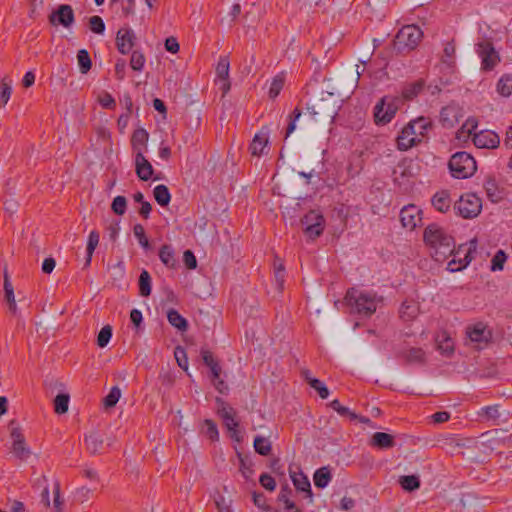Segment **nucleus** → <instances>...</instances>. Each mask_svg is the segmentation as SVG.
<instances>
[{"label": "nucleus", "instance_id": "obj_61", "mask_svg": "<svg viewBox=\"0 0 512 512\" xmlns=\"http://www.w3.org/2000/svg\"><path fill=\"white\" fill-rule=\"evenodd\" d=\"M206 427L205 434L211 441H217L219 439V432L216 423L211 419L204 421Z\"/></svg>", "mask_w": 512, "mask_h": 512}, {"label": "nucleus", "instance_id": "obj_8", "mask_svg": "<svg viewBox=\"0 0 512 512\" xmlns=\"http://www.w3.org/2000/svg\"><path fill=\"white\" fill-rule=\"evenodd\" d=\"M453 208L462 218L473 219L481 213L482 200L475 193H465L454 203Z\"/></svg>", "mask_w": 512, "mask_h": 512}, {"label": "nucleus", "instance_id": "obj_32", "mask_svg": "<svg viewBox=\"0 0 512 512\" xmlns=\"http://www.w3.org/2000/svg\"><path fill=\"white\" fill-rule=\"evenodd\" d=\"M149 139L148 132L143 128L136 129L131 137V144L133 150L138 152V149H142L144 147L146 149V145Z\"/></svg>", "mask_w": 512, "mask_h": 512}, {"label": "nucleus", "instance_id": "obj_19", "mask_svg": "<svg viewBox=\"0 0 512 512\" xmlns=\"http://www.w3.org/2000/svg\"><path fill=\"white\" fill-rule=\"evenodd\" d=\"M135 168L137 176L142 181H148L153 175V166L143 155L142 149L135 153Z\"/></svg>", "mask_w": 512, "mask_h": 512}, {"label": "nucleus", "instance_id": "obj_23", "mask_svg": "<svg viewBox=\"0 0 512 512\" xmlns=\"http://www.w3.org/2000/svg\"><path fill=\"white\" fill-rule=\"evenodd\" d=\"M84 442L91 454H99L104 449L103 436L97 432H91L89 435H86Z\"/></svg>", "mask_w": 512, "mask_h": 512}, {"label": "nucleus", "instance_id": "obj_57", "mask_svg": "<svg viewBox=\"0 0 512 512\" xmlns=\"http://www.w3.org/2000/svg\"><path fill=\"white\" fill-rule=\"evenodd\" d=\"M174 357L179 367L184 370L188 369V357L185 348L182 346H176L174 349Z\"/></svg>", "mask_w": 512, "mask_h": 512}, {"label": "nucleus", "instance_id": "obj_54", "mask_svg": "<svg viewBox=\"0 0 512 512\" xmlns=\"http://www.w3.org/2000/svg\"><path fill=\"white\" fill-rule=\"evenodd\" d=\"M455 53H456V48H455L454 41L452 40V41L446 42L444 49H443L442 61L449 65L454 63Z\"/></svg>", "mask_w": 512, "mask_h": 512}, {"label": "nucleus", "instance_id": "obj_14", "mask_svg": "<svg viewBox=\"0 0 512 512\" xmlns=\"http://www.w3.org/2000/svg\"><path fill=\"white\" fill-rule=\"evenodd\" d=\"M269 134L270 129L268 126H263L253 137L250 146L249 151L251 155L260 157L262 155H265L268 153V150L266 151V148H268L269 144Z\"/></svg>", "mask_w": 512, "mask_h": 512}, {"label": "nucleus", "instance_id": "obj_50", "mask_svg": "<svg viewBox=\"0 0 512 512\" xmlns=\"http://www.w3.org/2000/svg\"><path fill=\"white\" fill-rule=\"evenodd\" d=\"M133 233L138 240V243L146 250L150 249V242L146 236L145 229L141 224H135Z\"/></svg>", "mask_w": 512, "mask_h": 512}, {"label": "nucleus", "instance_id": "obj_27", "mask_svg": "<svg viewBox=\"0 0 512 512\" xmlns=\"http://www.w3.org/2000/svg\"><path fill=\"white\" fill-rule=\"evenodd\" d=\"M329 406L336 411L340 416L342 417H348L350 420H357L359 419L362 423L369 422V418L366 417H358L356 413L351 411L348 407L343 406L338 399H334L330 402Z\"/></svg>", "mask_w": 512, "mask_h": 512}, {"label": "nucleus", "instance_id": "obj_7", "mask_svg": "<svg viewBox=\"0 0 512 512\" xmlns=\"http://www.w3.org/2000/svg\"><path fill=\"white\" fill-rule=\"evenodd\" d=\"M475 52L481 59V71L490 72L500 63L501 57L489 39H481L475 44Z\"/></svg>", "mask_w": 512, "mask_h": 512}, {"label": "nucleus", "instance_id": "obj_47", "mask_svg": "<svg viewBox=\"0 0 512 512\" xmlns=\"http://www.w3.org/2000/svg\"><path fill=\"white\" fill-rule=\"evenodd\" d=\"M11 93V81H7V78H3L0 82V106L4 107L8 103Z\"/></svg>", "mask_w": 512, "mask_h": 512}, {"label": "nucleus", "instance_id": "obj_15", "mask_svg": "<svg viewBox=\"0 0 512 512\" xmlns=\"http://www.w3.org/2000/svg\"><path fill=\"white\" fill-rule=\"evenodd\" d=\"M74 11L68 4L60 5L49 16V21L52 25H62L69 28L74 23Z\"/></svg>", "mask_w": 512, "mask_h": 512}, {"label": "nucleus", "instance_id": "obj_1", "mask_svg": "<svg viewBox=\"0 0 512 512\" xmlns=\"http://www.w3.org/2000/svg\"><path fill=\"white\" fill-rule=\"evenodd\" d=\"M423 239L425 244L432 250V256L437 262H443L448 256H454L448 262V269L452 272L466 268L473 259L472 254L477 249V240L473 239L469 242L468 247L460 245L457 251H455L454 238L436 223L429 224L425 228Z\"/></svg>", "mask_w": 512, "mask_h": 512}, {"label": "nucleus", "instance_id": "obj_56", "mask_svg": "<svg viewBox=\"0 0 512 512\" xmlns=\"http://www.w3.org/2000/svg\"><path fill=\"white\" fill-rule=\"evenodd\" d=\"M89 28L93 33L101 35L105 32V23L100 16L94 15L89 18Z\"/></svg>", "mask_w": 512, "mask_h": 512}, {"label": "nucleus", "instance_id": "obj_41", "mask_svg": "<svg viewBox=\"0 0 512 512\" xmlns=\"http://www.w3.org/2000/svg\"><path fill=\"white\" fill-rule=\"evenodd\" d=\"M441 337V339L437 338L438 350L445 356H451L454 352V344L452 339L445 332L441 335Z\"/></svg>", "mask_w": 512, "mask_h": 512}, {"label": "nucleus", "instance_id": "obj_20", "mask_svg": "<svg viewBox=\"0 0 512 512\" xmlns=\"http://www.w3.org/2000/svg\"><path fill=\"white\" fill-rule=\"evenodd\" d=\"M432 206L441 213L449 211L452 199L448 190L437 191L431 198Z\"/></svg>", "mask_w": 512, "mask_h": 512}, {"label": "nucleus", "instance_id": "obj_18", "mask_svg": "<svg viewBox=\"0 0 512 512\" xmlns=\"http://www.w3.org/2000/svg\"><path fill=\"white\" fill-rule=\"evenodd\" d=\"M11 438L13 440V443H12L13 454L20 460H26L30 456L31 451L27 447V445L25 443L24 435L22 434L21 429L19 427L12 428Z\"/></svg>", "mask_w": 512, "mask_h": 512}, {"label": "nucleus", "instance_id": "obj_10", "mask_svg": "<svg viewBox=\"0 0 512 512\" xmlns=\"http://www.w3.org/2000/svg\"><path fill=\"white\" fill-rule=\"evenodd\" d=\"M217 404V413L223 420V423L228 431L232 432L231 437L239 440L237 437V428L239 426V422L236 419V411L233 407H231L227 402H225L222 398H216Z\"/></svg>", "mask_w": 512, "mask_h": 512}, {"label": "nucleus", "instance_id": "obj_49", "mask_svg": "<svg viewBox=\"0 0 512 512\" xmlns=\"http://www.w3.org/2000/svg\"><path fill=\"white\" fill-rule=\"evenodd\" d=\"M284 86V77L281 75H277L273 78L270 87H269V97L271 99H275L281 92Z\"/></svg>", "mask_w": 512, "mask_h": 512}, {"label": "nucleus", "instance_id": "obj_63", "mask_svg": "<svg viewBox=\"0 0 512 512\" xmlns=\"http://www.w3.org/2000/svg\"><path fill=\"white\" fill-rule=\"evenodd\" d=\"M259 482L268 491H274L276 488V481L270 474L263 473L259 478Z\"/></svg>", "mask_w": 512, "mask_h": 512}, {"label": "nucleus", "instance_id": "obj_38", "mask_svg": "<svg viewBox=\"0 0 512 512\" xmlns=\"http://www.w3.org/2000/svg\"><path fill=\"white\" fill-rule=\"evenodd\" d=\"M253 446L255 451L262 456H268L272 451L270 440L260 435L254 438Z\"/></svg>", "mask_w": 512, "mask_h": 512}, {"label": "nucleus", "instance_id": "obj_64", "mask_svg": "<svg viewBox=\"0 0 512 512\" xmlns=\"http://www.w3.org/2000/svg\"><path fill=\"white\" fill-rule=\"evenodd\" d=\"M183 262L187 269L193 270L197 267V259L191 250H185L183 253Z\"/></svg>", "mask_w": 512, "mask_h": 512}, {"label": "nucleus", "instance_id": "obj_60", "mask_svg": "<svg viewBox=\"0 0 512 512\" xmlns=\"http://www.w3.org/2000/svg\"><path fill=\"white\" fill-rule=\"evenodd\" d=\"M506 259H507V256L503 250L497 251L491 260V270L492 271H501L504 267V263H505Z\"/></svg>", "mask_w": 512, "mask_h": 512}, {"label": "nucleus", "instance_id": "obj_28", "mask_svg": "<svg viewBox=\"0 0 512 512\" xmlns=\"http://www.w3.org/2000/svg\"><path fill=\"white\" fill-rule=\"evenodd\" d=\"M440 120L444 126L453 127L458 122V109L448 105L441 109Z\"/></svg>", "mask_w": 512, "mask_h": 512}, {"label": "nucleus", "instance_id": "obj_55", "mask_svg": "<svg viewBox=\"0 0 512 512\" xmlns=\"http://www.w3.org/2000/svg\"><path fill=\"white\" fill-rule=\"evenodd\" d=\"M98 102L104 109L114 110L116 108L115 99L107 91L101 92V94L98 96Z\"/></svg>", "mask_w": 512, "mask_h": 512}, {"label": "nucleus", "instance_id": "obj_52", "mask_svg": "<svg viewBox=\"0 0 512 512\" xmlns=\"http://www.w3.org/2000/svg\"><path fill=\"white\" fill-rule=\"evenodd\" d=\"M229 60L227 57H220L216 66V75L218 79L229 78Z\"/></svg>", "mask_w": 512, "mask_h": 512}, {"label": "nucleus", "instance_id": "obj_25", "mask_svg": "<svg viewBox=\"0 0 512 512\" xmlns=\"http://www.w3.org/2000/svg\"><path fill=\"white\" fill-rule=\"evenodd\" d=\"M371 446L379 449H389L395 446L394 437L385 432H376L371 438Z\"/></svg>", "mask_w": 512, "mask_h": 512}, {"label": "nucleus", "instance_id": "obj_2", "mask_svg": "<svg viewBox=\"0 0 512 512\" xmlns=\"http://www.w3.org/2000/svg\"><path fill=\"white\" fill-rule=\"evenodd\" d=\"M432 126V121L423 116L409 121L397 136L398 150L407 151L422 143Z\"/></svg>", "mask_w": 512, "mask_h": 512}, {"label": "nucleus", "instance_id": "obj_40", "mask_svg": "<svg viewBox=\"0 0 512 512\" xmlns=\"http://www.w3.org/2000/svg\"><path fill=\"white\" fill-rule=\"evenodd\" d=\"M400 317L405 321L414 319L418 314V307L414 302L404 301L400 307Z\"/></svg>", "mask_w": 512, "mask_h": 512}, {"label": "nucleus", "instance_id": "obj_12", "mask_svg": "<svg viewBox=\"0 0 512 512\" xmlns=\"http://www.w3.org/2000/svg\"><path fill=\"white\" fill-rule=\"evenodd\" d=\"M466 336L471 343L475 344L476 348L482 349L490 341L491 332L483 323L479 322L466 328Z\"/></svg>", "mask_w": 512, "mask_h": 512}, {"label": "nucleus", "instance_id": "obj_59", "mask_svg": "<svg viewBox=\"0 0 512 512\" xmlns=\"http://www.w3.org/2000/svg\"><path fill=\"white\" fill-rule=\"evenodd\" d=\"M301 115V110L299 108H295L288 116V125L286 128L285 138H287L296 129V122L299 120Z\"/></svg>", "mask_w": 512, "mask_h": 512}, {"label": "nucleus", "instance_id": "obj_13", "mask_svg": "<svg viewBox=\"0 0 512 512\" xmlns=\"http://www.w3.org/2000/svg\"><path fill=\"white\" fill-rule=\"evenodd\" d=\"M400 221L403 227L412 231L422 222V210L413 204L404 206L400 211Z\"/></svg>", "mask_w": 512, "mask_h": 512}, {"label": "nucleus", "instance_id": "obj_39", "mask_svg": "<svg viewBox=\"0 0 512 512\" xmlns=\"http://www.w3.org/2000/svg\"><path fill=\"white\" fill-rule=\"evenodd\" d=\"M478 126V121L474 117H469L461 126V128L457 132V138H469L473 135Z\"/></svg>", "mask_w": 512, "mask_h": 512}, {"label": "nucleus", "instance_id": "obj_6", "mask_svg": "<svg viewBox=\"0 0 512 512\" xmlns=\"http://www.w3.org/2000/svg\"><path fill=\"white\" fill-rule=\"evenodd\" d=\"M402 105V98L384 96L374 107V119L377 125L389 123Z\"/></svg>", "mask_w": 512, "mask_h": 512}, {"label": "nucleus", "instance_id": "obj_30", "mask_svg": "<svg viewBox=\"0 0 512 512\" xmlns=\"http://www.w3.org/2000/svg\"><path fill=\"white\" fill-rule=\"evenodd\" d=\"M405 361L409 364H423L426 360L425 351L419 347H412L403 352Z\"/></svg>", "mask_w": 512, "mask_h": 512}, {"label": "nucleus", "instance_id": "obj_3", "mask_svg": "<svg viewBox=\"0 0 512 512\" xmlns=\"http://www.w3.org/2000/svg\"><path fill=\"white\" fill-rule=\"evenodd\" d=\"M345 301L354 313L361 317H370L376 312L382 297H379L375 292L352 287L347 290Z\"/></svg>", "mask_w": 512, "mask_h": 512}, {"label": "nucleus", "instance_id": "obj_21", "mask_svg": "<svg viewBox=\"0 0 512 512\" xmlns=\"http://www.w3.org/2000/svg\"><path fill=\"white\" fill-rule=\"evenodd\" d=\"M293 484L296 490L305 493L304 498H307L309 503L313 502V493L311 490V484L306 475L302 472L291 475Z\"/></svg>", "mask_w": 512, "mask_h": 512}, {"label": "nucleus", "instance_id": "obj_26", "mask_svg": "<svg viewBox=\"0 0 512 512\" xmlns=\"http://www.w3.org/2000/svg\"><path fill=\"white\" fill-rule=\"evenodd\" d=\"M4 293H5V300L8 303L9 310L11 313L16 314L17 313V305L15 301V295H14V288L10 281V277L8 275L7 270L4 271Z\"/></svg>", "mask_w": 512, "mask_h": 512}, {"label": "nucleus", "instance_id": "obj_45", "mask_svg": "<svg viewBox=\"0 0 512 512\" xmlns=\"http://www.w3.org/2000/svg\"><path fill=\"white\" fill-rule=\"evenodd\" d=\"M130 67L137 72H141L145 66L146 58L140 50L131 51Z\"/></svg>", "mask_w": 512, "mask_h": 512}, {"label": "nucleus", "instance_id": "obj_36", "mask_svg": "<svg viewBox=\"0 0 512 512\" xmlns=\"http://www.w3.org/2000/svg\"><path fill=\"white\" fill-rule=\"evenodd\" d=\"M500 405H490L484 406L478 411V416L485 419L491 420L494 424H497L498 419L500 418Z\"/></svg>", "mask_w": 512, "mask_h": 512}, {"label": "nucleus", "instance_id": "obj_31", "mask_svg": "<svg viewBox=\"0 0 512 512\" xmlns=\"http://www.w3.org/2000/svg\"><path fill=\"white\" fill-rule=\"evenodd\" d=\"M332 479L331 471L328 467L324 466L317 469L314 473L313 480L317 488H325Z\"/></svg>", "mask_w": 512, "mask_h": 512}, {"label": "nucleus", "instance_id": "obj_17", "mask_svg": "<svg viewBox=\"0 0 512 512\" xmlns=\"http://www.w3.org/2000/svg\"><path fill=\"white\" fill-rule=\"evenodd\" d=\"M472 141L477 148L494 149L500 144V137L491 130H482L473 134Z\"/></svg>", "mask_w": 512, "mask_h": 512}, {"label": "nucleus", "instance_id": "obj_9", "mask_svg": "<svg viewBox=\"0 0 512 512\" xmlns=\"http://www.w3.org/2000/svg\"><path fill=\"white\" fill-rule=\"evenodd\" d=\"M307 112L315 121L334 119L337 115L335 104L329 99L316 98L307 103Z\"/></svg>", "mask_w": 512, "mask_h": 512}, {"label": "nucleus", "instance_id": "obj_24", "mask_svg": "<svg viewBox=\"0 0 512 512\" xmlns=\"http://www.w3.org/2000/svg\"><path fill=\"white\" fill-rule=\"evenodd\" d=\"M161 262L169 269H175L178 266V260L175 256V250L170 244H164L159 250Z\"/></svg>", "mask_w": 512, "mask_h": 512}, {"label": "nucleus", "instance_id": "obj_42", "mask_svg": "<svg viewBox=\"0 0 512 512\" xmlns=\"http://www.w3.org/2000/svg\"><path fill=\"white\" fill-rule=\"evenodd\" d=\"M77 61L79 70L82 74H86L92 67V61L90 55L86 49H81L77 53Z\"/></svg>", "mask_w": 512, "mask_h": 512}, {"label": "nucleus", "instance_id": "obj_35", "mask_svg": "<svg viewBox=\"0 0 512 512\" xmlns=\"http://www.w3.org/2000/svg\"><path fill=\"white\" fill-rule=\"evenodd\" d=\"M100 235L96 230H92L88 236V242L86 247V261L85 266H89L91 264L92 255L99 244Z\"/></svg>", "mask_w": 512, "mask_h": 512}, {"label": "nucleus", "instance_id": "obj_5", "mask_svg": "<svg viewBox=\"0 0 512 512\" xmlns=\"http://www.w3.org/2000/svg\"><path fill=\"white\" fill-rule=\"evenodd\" d=\"M451 175L457 179H466L474 175L477 170L473 156L465 151L453 154L448 163Z\"/></svg>", "mask_w": 512, "mask_h": 512}, {"label": "nucleus", "instance_id": "obj_11", "mask_svg": "<svg viewBox=\"0 0 512 512\" xmlns=\"http://www.w3.org/2000/svg\"><path fill=\"white\" fill-rule=\"evenodd\" d=\"M302 224L306 226L304 230L305 234L308 238L314 240L323 233L325 219L320 212L311 210L302 218Z\"/></svg>", "mask_w": 512, "mask_h": 512}, {"label": "nucleus", "instance_id": "obj_46", "mask_svg": "<svg viewBox=\"0 0 512 512\" xmlns=\"http://www.w3.org/2000/svg\"><path fill=\"white\" fill-rule=\"evenodd\" d=\"M70 397L68 394H58L54 399V410L57 414H64L68 411Z\"/></svg>", "mask_w": 512, "mask_h": 512}, {"label": "nucleus", "instance_id": "obj_34", "mask_svg": "<svg viewBox=\"0 0 512 512\" xmlns=\"http://www.w3.org/2000/svg\"><path fill=\"white\" fill-rule=\"evenodd\" d=\"M153 195L156 202L162 207L168 206L171 201L169 189L164 184L157 185L153 190Z\"/></svg>", "mask_w": 512, "mask_h": 512}, {"label": "nucleus", "instance_id": "obj_37", "mask_svg": "<svg viewBox=\"0 0 512 512\" xmlns=\"http://www.w3.org/2000/svg\"><path fill=\"white\" fill-rule=\"evenodd\" d=\"M151 283L152 279L149 272L147 270H142L138 280L139 294L142 297H148L151 294Z\"/></svg>", "mask_w": 512, "mask_h": 512}, {"label": "nucleus", "instance_id": "obj_62", "mask_svg": "<svg viewBox=\"0 0 512 512\" xmlns=\"http://www.w3.org/2000/svg\"><path fill=\"white\" fill-rule=\"evenodd\" d=\"M310 386L318 392L322 399H326L329 396V389L321 380L313 379L310 382Z\"/></svg>", "mask_w": 512, "mask_h": 512}, {"label": "nucleus", "instance_id": "obj_33", "mask_svg": "<svg viewBox=\"0 0 512 512\" xmlns=\"http://www.w3.org/2000/svg\"><path fill=\"white\" fill-rule=\"evenodd\" d=\"M167 319L169 323L179 331L184 332L188 329L187 320L175 309H170L167 312Z\"/></svg>", "mask_w": 512, "mask_h": 512}, {"label": "nucleus", "instance_id": "obj_16", "mask_svg": "<svg viewBox=\"0 0 512 512\" xmlns=\"http://www.w3.org/2000/svg\"><path fill=\"white\" fill-rule=\"evenodd\" d=\"M136 40V35L131 28L119 29L116 35L117 50L123 55L130 53L135 46Z\"/></svg>", "mask_w": 512, "mask_h": 512}, {"label": "nucleus", "instance_id": "obj_53", "mask_svg": "<svg viewBox=\"0 0 512 512\" xmlns=\"http://www.w3.org/2000/svg\"><path fill=\"white\" fill-rule=\"evenodd\" d=\"M291 489L288 486H283L278 495V500L282 502L286 510H292L296 508V504L290 500Z\"/></svg>", "mask_w": 512, "mask_h": 512}, {"label": "nucleus", "instance_id": "obj_58", "mask_svg": "<svg viewBox=\"0 0 512 512\" xmlns=\"http://www.w3.org/2000/svg\"><path fill=\"white\" fill-rule=\"evenodd\" d=\"M112 211L117 215H123L127 209V200L124 196H116L111 205Z\"/></svg>", "mask_w": 512, "mask_h": 512}, {"label": "nucleus", "instance_id": "obj_44", "mask_svg": "<svg viewBox=\"0 0 512 512\" xmlns=\"http://www.w3.org/2000/svg\"><path fill=\"white\" fill-rule=\"evenodd\" d=\"M399 483L406 491H414L420 487V480L416 475L401 476Z\"/></svg>", "mask_w": 512, "mask_h": 512}, {"label": "nucleus", "instance_id": "obj_29", "mask_svg": "<svg viewBox=\"0 0 512 512\" xmlns=\"http://www.w3.org/2000/svg\"><path fill=\"white\" fill-rule=\"evenodd\" d=\"M484 189L487 198L493 202L498 203L502 199V193L494 178L488 177L484 182Z\"/></svg>", "mask_w": 512, "mask_h": 512}, {"label": "nucleus", "instance_id": "obj_48", "mask_svg": "<svg viewBox=\"0 0 512 512\" xmlns=\"http://www.w3.org/2000/svg\"><path fill=\"white\" fill-rule=\"evenodd\" d=\"M121 396V390L119 387L114 386L111 388L108 395H106L103 399V404L106 408H112L114 407L117 402L119 401V398Z\"/></svg>", "mask_w": 512, "mask_h": 512}, {"label": "nucleus", "instance_id": "obj_4", "mask_svg": "<svg viewBox=\"0 0 512 512\" xmlns=\"http://www.w3.org/2000/svg\"><path fill=\"white\" fill-rule=\"evenodd\" d=\"M423 37L422 30L416 25H406L396 34L393 46L400 53L405 54L415 49Z\"/></svg>", "mask_w": 512, "mask_h": 512}, {"label": "nucleus", "instance_id": "obj_51", "mask_svg": "<svg viewBox=\"0 0 512 512\" xmlns=\"http://www.w3.org/2000/svg\"><path fill=\"white\" fill-rule=\"evenodd\" d=\"M112 337V327L110 325H105L101 328L100 332L97 336V345L100 348H104L108 345L110 339Z\"/></svg>", "mask_w": 512, "mask_h": 512}, {"label": "nucleus", "instance_id": "obj_43", "mask_svg": "<svg viewBox=\"0 0 512 512\" xmlns=\"http://www.w3.org/2000/svg\"><path fill=\"white\" fill-rule=\"evenodd\" d=\"M497 92L505 97L512 94V75H503L497 83Z\"/></svg>", "mask_w": 512, "mask_h": 512}, {"label": "nucleus", "instance_id": "obj_22", "mask_svg": "<svg viewBox=\"0 0 512 512\" xmlns=\"http://www.w3.org/2000/svg\"><path fill=\"white\" fill-rule=\"evenodd\" d=\"M425 81L418 79L415 82L406 84L403 89L400 98H402V104L404 101L414 100L424 89Z\"/></svg>", "mask_w": 512, "mask_h": 512}]
</instances>
